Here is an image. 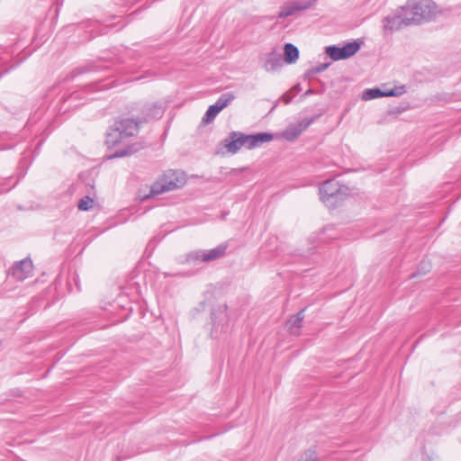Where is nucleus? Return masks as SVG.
<instances>
[{"label":"nucleus","mask_w":461,"mask_h":461,"mask_svg":"<svg viewBox=\"0 0 461 461\" xmlns=\"http://www.w3.org/2000/svg\"><path fill=\"white\" fill-rule=\"evenodd\" d=\"M186 175L181 170H167L154 182L146 198L182 188L186 184Z\"/></svg>","instance_id":"20e7f679"},{"label":"nucleus","mask_w":461,"mask_h":461,"mask_svg":"<svg viewBox=\"0 0 461 461\" xmlns=\"http://www.w3.org/2000/svg\"><path fill=\"white\" fill-rule=\"evenodd\" d=\"M302 90V87H301V85L300 84H296L295 86H293V88L291 89V91L293 92V95H295L296 94H298L300 91Z\"/></svg>","instance_id":"c85d7f7f"},{"label":"nucleus","mask_w":461,"mask_h":461,"mask_svg":"<svg viewBox=\"0 0 461 461\" xmlns=\"http://www.w3.org/2000/svg\"><path fill=\"white\" fill-rule=\"evenodd\" d=\"M304 310L302 309L296 314L292 315L286 322V328L288 331L293 335H299L300 329L302 327V323L304 318Z\"/></svg>","instance_id":"f8f14e48"},{"label":"nucleus","mask_w":461,"mask_h":461,"mask_svg":"<svg viewBox=\"0 0 461 461\" xmlns=\"http://www.w3.org/2000/svg\"><path fill=\"white\" fill-rule=\"evenodd\" d=\"M347 191L346 185H340L334 179H328L320 186L319 193L321 200L327 206L333 207L343 199Z\"/></svg>","instance_id":"39448f33"},{"label":"nucleus","mask_w":461,"mask_h":461,"mask_svg":"<svg viewBox=\"0 0 461 461\" xmlns=\"http://www.w3.org/2000/svg\"><path fill=\"white\" fill-rule=\"evenodd\" d=\"M95 67L93 66V65H90V66H87V67L75 68L72 71V77H77L78 75H81V74H83L85 72L92 71V70H95Z\"/></svg>","instance_id":"393cba45"},{"label":"nucleus","mask_w":461,"mask_h":461,"mask_svg":"<svg viewBox=\"0 0 461 461\" xmlns=\"http://www.w3.org/2000/svg\"><path fill=\"white\" fill-rule=\"evenodd\" d=\"M146 145L143 142H135L131 145H128L124 149H117L113 154L109 155L108 159H113L118 158H123L127 156H131L140 149H144Z\"/></svg>","instance_id":"9b49d317"},{"label":"nucleus","mask_w":461,"mask_h":461,"mask_svg":"<svg viewBox=\"0 0 461 461\" xmlns=\"http://www.w3.org/2000/svg\"><path fill=\"white\" fill-rule=\"evenodd\" d=\"M102 88L99 87L98 84H91L85 86L84 92L89 93L95 90H101Z\"/></svg>","instance_id":"bb28decb"},{"label":"nucleus","mask_w":461,"mask_h":461,"mask_svg":"<svg viewBox=\"0 0 461 461\" xmlns=\"http://www.w3.org/2000/svg\"><path fill=\"white\" fill-rule=\"evenodd\" d=\"M167 109V104L156 102L147 104L142 108L143 117L137 118H117L106 131L105 144L109 149L114 148L124 140L135 136L140 131L141 124L149 119H159Z\"/></svg>","instance_id":"f257e3e1"},{"label":"nucleus","mask_w":461,"mask_h":461,"mask_svg":"<svg viewBox=\"0 0 461 461\" xmlns=\"http://www.w3.org/2000/svg\"><path fill=\"white\" fill-rule=\"evenodd\" d=\"M437 8L432 0H409L402 7V12H406V20L411 24H420L433 20L438 13Z\"/></svg>","instance_id":"7ed1b4c3"},{"label":"nucleus","mask_w":461,"mask_h":461,"mask_svg":"<svg viewBox=\"0 0 461 461\" xmlns=\"http://www.w3.org/2000/svg\"><path fill=\"white\" fill-rule=\"evenodd\" d=\"M363 41L360 39L345 43L342 47L330 45L325 48V53L333 60L347 59L354 56L361 48Z\"/></svg>","instance_id":"423d86ee"},{"label":"nucleus","mask_w":461,"mask_h":461,"mask_svg":"<svg viewBox=\"0 0 461 461\" xmlns=\"http://www.w3.org/2000/svg\"><path fill=\"white\" fill-rule=\"evenodd\" d=\"M298 461H319L315 448L307 449Z\"/></svg>","instance_id":"412c9836"},{"label":"nucleus","mask_w":461,"mask_h":461,"mask_svg":"<svg viewBox=\"0 0 461 461\" xmlns=\"http://www.w3.org/2000/svg\"><path fill=\"white\" fill-rule=\"evenodd\" d=\"M320 115L303 118L297 123H292L282 132V136L287 141H294L303 131H305Z\"/></svg>","instance_id":"0eeeda50"},{"label":"nucleus","mask_w":461,"mask_h":461,"mask_svg":"<svg viewBox=\"0 0 461 461\" xmlns=\"http://www.w3.org/2000/svg\"><path fill=\"white\" fill-rule=\"evenodd\" d=\"M274 140V134L269 132H258L255 134H245L241 131H231L222 141L228 152L236 154L241 147L252 149L263 143Z\"/></svg>","instance_id":"f03ea898"},{"label":"nucleus","mask_w":461,"mask_h":461,"mask_svg":"<svg viewBox=\"0 0 461 461\" xmlns=\"http://www.w3.org/2000/svg\"><path fill=\"white\" fill-rule=\"evenodd\" d=\"M330 63L327 62V63H321L316 67L311 68L305 72L304 77L310 78L312 75L323 72L330 67Z\"/></svg>","instance_id":"6ab92c4d"},{"label":"nucleus","mask_w":461,"mask_h":461,"mask_svg":"<svg viewBox=\"0 0 461 461\" xmlns=\"http://www.w3.org/2000/svg\"><path fill=\"white\" fill-rule=\"evenodd\" d=\"M235 99V95L231 92H228L225 94H222L214 104L220 110L224 109L227 107L233 100Z\"/></svg>","instance_id":"dca6fc26"},{"label":"nucleus","mask_w":461,"mask_h":461,"mask_svg":"<svg viewBox=\"0 0 461 461\" xmlns=\"http://www.w3.org/2000/svg\"><path fill=\"white\" fill-rule=\"evenodd\" d=\"M331 230H334V228L331 227V226H328V227H325L323 230H322V233H325L327 231H331Z\"/></svg>","instance_id":"7c9ffc66"},{"label":"nucleus","mask_w":461,"mask_h":461,"mask_svg":"<svg viewBox=\"0 0 461 461\" xmlns=\"http://www.w3.org/2000/svg\"><path fill=\"white\" fill-rule=\"evenodd\" d=\"M314 94H317V91L314 90V89H308L304 94H303V96H307V95H314Z\"/></svg>","instance_id":"c756f323"},{"label":"nucleus","mask_w":461,"mask_h":461,"mask_svg":"<svg viewBox=\"0 0 461 461\" xmlns=\"http://www.w3.org/2000/svg\"><path fill=\"white\" fill-rule=\"evenodd\" d=\"M32 262L30 258H24L16 262L11 268L12 276L17 280L26 279L32 272Z\"/></svg>","instance_id":"9d476101"},{"label":"nucleus","mask_w":461,"mask_h":461,"mask_svg":"<svg viewBox=\"0 0 461 461\" xmlns=\"http://www.w3.org/2000/svg\"><path fill=\"white\" fill-rule=\"evenodd\" d=\"M402 14H396V15H393V16H386V17H384V20H383L384 30V31L394 32V31L400 30L403 26L411 25V23H409L406 20V18H407L406 12H402Z\"/></svg>","instance_id":"1a4fd4ad"},{"label":"nucleus","mask_w":461,"mask_h":461,"mask_svg":"<svg viewBox=\"0 0 461 461\" xmlns=\"http://www.w3.org/2000/svg\"><path fill=\"white\" fill-rule=\"evenodd\" d=\"M283 56L273 50L267 55L264 67L267 71H274L283 66Z\"/></svg>","instance_id":"ddd939ff"},{"label":"nucleus","mask_w":461,"mask_h":461,"mask_svg":"<svg viewBox=\"0 0 461 461\" xmlns=\"http://www.w3.org/2000/svg\"><path fill=\"white\" fill-rule=\"evenodd\" d=\"M316 2L317 0H290L280 7L278 18H286L297 12L307 10Z\"/></svg>","instance_id":"6e6552de"},{"label":"nucleus","mask_w":461,"mask_h":461,"mask_svg":"<svg viewBox=\"0 0 461 461\" xmlns=\"http://www.w3.org/2000/svg\"><path fill=\"white\" fill-rule=\"evenodd\" d=\"M93 203L94 200L92 198H90L89 196H85L84 198L78 201L77 208L80 211H88L90 208H92Z\"/></svg>","instance_id":"4be33fe9"},{"label":"nucleus","mask_w":461,"mask_h":461,"mask_svg":"<svg viewBox=\"0 0 461 461\" xmlns=\"http://www.w3.org/2000/svg\"><path fill=\"white\" fill-rule=\"evenodd\" d=\"M80 95H81V93L80 92H73L72 94H70L68 95V97L67 99L64 100V102H72V101H75V100H77L80 98Z\"/></svg>","instance_id":"a878e982"},{"label":"nucleus","mask_w":461,"mask_h":461,"mask_svg":"<svg viewBox=\"0 0 461 461\" xmlns=\"http://www.w3.org/2000/svg\"><path fill=\"white\" fill-rule=\"evenodd\" d=\"M221 111V110H220L214 104L210 105L205 112L202 122L205 124L212 122Z\"/></svg>","instance_id":"f3484780"},{"label":"nucleus","mask_w":461,"mask_h":461,"mask_svg":"<svg viewBox=\"0 0 461 461\" xmlns=\"http://www.w3.org/2000/svg\"><path fill=\"white\" fill-rule=\"evenodd\" d=\"M406 92L405 86H394L393 88L384 91V96H400Z\"/></svg>","instance_id":"aec40b11"},{"label":"nucleus","mask_w":461,"mask_h":461,"mask_svg":"<svg viewBox=\"0 0 461 461\" xmlns=\"http://www.w3.org/2000/svg\"><path fill=\"white\" fill-rule=\"evenodd\" d=\"M383 96H384V91L378 87L368 88V89H366L362 93V99L366 100V101L383 97Z\"/></svg>","instance_id":"a211bd4d"},{"label":"nucleus","mask_w":461,"mask_h":461,"mask_svg":"<svg viewBox=\"0 0 461 461\" xmlns=\"http://www.w3.org/2000/svg\"><path fill=\"white\" fill-rule=\"evenodd\" d=\"M299 50L293 43H285L284 47L283 60L287 64H293L299 59Z\"/></svg>","instance_id":"2eb2a0df"},{"label":"nucleus","mask_w":461,"mask_h":461,"mask_svg":"<svg viewBox=\"0 0 461 461\" xmlns=\"http://www.w3.org/2000/svg\"><path fill=\"white\" fill-rule=\"evenodd\" d=\"M429 270H430V264L429 262H426L423 260L420 262L417 272L413 273L410 277L414 278L417 276L425 275L426 273L429 272Z\"/></svg>","instance_id":"5701e85b"},{"label":"nucleus","mask_w":461,"mask_h":461,"mask_svg":"<svg viewBox=\"0 0 461 461\" xmlns=\"http://www.w3.org/2000/svg\"><path fill=\"white\" fill-rule=\"evenodd\" d=\"M294 96V95H289L288 94H285L282 96V99H283L284 103L287 104H289L292 101Z\"/></svg>","instance_id":"cd10ccee"},{"label":"nucleus","mask_w":461,"mask_h":461,"mask_svg":"<svg viewBox=\"0 0 461 461\" xmlns=\"http://www.w3.org/2000/svg\"><path fill=\"white\" fill-rule=\"evenodd\" d=\"M205 254L204 252V249H200V250H196V251H192L190 252L187 257H186V260L187 261H202L203 262V255Z\"/></svg>","instance_id":"b1692460"},{"label":"nucleus","mask_w":461,"mask_h":461,"mask_svg":"<svg viewBox=\"0 0 461 461\" xmlns=\"http://www.w3.org/2000/svg\"><path fill=\"white\" fill-rule=\"evenodd\" d=\"M228 243H221L212 249L204 250L203 262H211L223 258L226 255Z\"/></svg>","instance_id":"4468645a"}]
</instances>
